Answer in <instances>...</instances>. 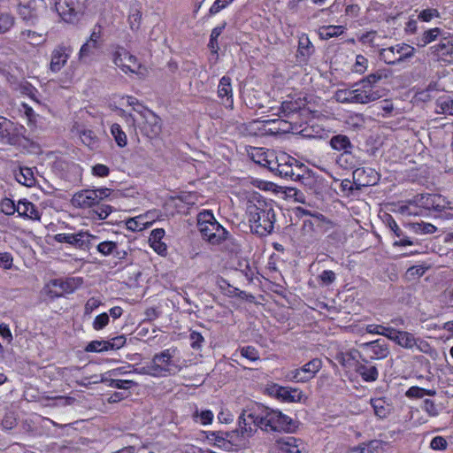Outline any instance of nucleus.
Wrapping results in <instances>:
<instances>
[{
	"label": "nucleus",
	"instance_id": "393cba45",
	"mask_svg": "<svg viewBox=\"0 0 453 453\" xmlns=\"http://www.w3.org/2000/svg\"><path fill=\"white\" fill-rule=\"evenodd\" d=\"M385 223L395 236L399 238L398 241L394 242V246H411L418 243V239L409 237L403 232L391 215L388 214L386 216Z\"/></svg>",
	"mask_w": 453,
	"mask_h": 453
},
{
	"label": "nucleus",
	"instance_id": "774afa93",
	"mask_svg": "<svg viewBox=\"0 0 453 453\" xmlns=\"http://www.w3.org/2000/svg\"><path fill=\"white\" fill-rule=\"evenodd\" d=\"M81 139L88 146H93L96 142V137L91 130H83L81 133Z\"/></svg>",
	"mask_w": 453,
	"mask_h": 453
},
{
	"label": "nucleus",
	"instance_id": "4d7b16f0",
	"mask_svg": "<svg viewBox=\"0 0 453 453\" xmlns=\"http://www.w3.org/2000/svg\"><path fill=\"white\" fill-rule=\"evenodd\" d=\"M390 329H393V327L384 326L382 325L371 324L366 326L365 331L368 334H380L388 338V335H389L388 331Z\"/></svg>",
	"mask_w": 453,
	"mask_h": 453
},
{
	"label": "nucleus",
	"instance_id": "0e129e2a",
	"mask_svg": "<svg viewBox=\"0 0 453 453\" xmlns=\"http://www.w3.org/2000/svg\"><path fill=\"white\" fill-rule=\"evenodd\" d=\"M234 0H216L209 10L210 15H215L227 7Z\"/></svg>",
	"mask_w": 453,
	"mask_h": 453
},
{
	"label": "nucleus",
	"instance_id": "1a4fd4ad",
	"mask_svg": "<svg viewBox=\"0 0 453 453\" xmlns=\"http://www.w3.org/2000/svg\"><path fill=\"white\" fill-rule=\"evenodd\" d=\"M410 203L434 211H442L449 205L447 200L438 194H418L413 196Z\"/></svg>",
	"mask_w": 453,
	"mask_h": 453
},
{
	"label": "nucleus",
	"instance_id": "2f4dec72",
	"mask_svg": "<svg viewBox=\"0 0 453 453\" xmlns=\"http://www.w3.org/2000/svg\"><path fill=\"white\" fill-rule=\"evenodd\" d=\"M356 372L365 381H375L379 376L376 366L369 365L367 361L365 364L357 365Z\"/></svg>",
	"mask_w": 453,
	"mask_h": 453
},
{
	"label": "nucleus",
	"instance_id": "49530a36",
	"mask_svg": "<svg viewBox=\"0 0 453 453\" xmlns=\"http://www.w3.org/2000/svg\"><path fill=\"white\" fill-rule=\"evenodd\" d=\"M111 133L119 147L127 145V135L119 124H113L111 127Z\"/></svg>",
	"mask_w": 453,
	"mask_h": 453
},
{
	"label": "nucleus",
	"instance_id": "ddd939ff",
	"mask_svg": "<svg viewBox=\"0 0 453 453\" xmlns=\"http://www.w3.org/2000/svg\"><path fill=\"white\" fill-rule=\"evenodd\" d=\"M96 238V236L82 231L78 234H57L54 236L55 241L58 242H65L82 250L90 249L92 246L91 240Z\"/></svg>",
	"mask_w": 453,
	"mask_h": 453
},
{
	"label": "nucleus",
	"instance_id": "6ab92c4d",
	"mask_svg": "<svg viewBox=\"0 0 453 453\" xmlns=\"http://www.w3.org/2000/svg\"><path fill=\"white\" fill-rule=\"evenodd\" d=\"M329 144L333 150L342 152L337 159L338 163H342L343 158L350 157L354 148L349 138L342 134L333 135L329 141Z\"/></svg>",
	"mask_w": 453,
	"mask_h": 453
},
{
	"label": "nucleus",
	"instance_id": "bf43d9fd",
	"mask_svg": "<svg viewBox=\"0 0 453 453\" xmlns=\"http://www.w3.org/2000/svg\"><path fill=\"white\" fill-rule=\"evenodd\" d=\"M241 356L250 360L257 361L259 359L258 350L253 346H245L240 349Z\"/></svg>",
	"mask_w": 453,
	"mask_h": 453
},
{
	"label": "nucleus",
	"instance_id": "cd10ccee",
	"mask_svg": "<svg viewBox=\"0 0 453 453\" xmlns=\"http://www.w3.org/2000/svg\"><path fill=\"white\" fill-rule=\"evenodd\" d=\"M69 58V54L66 52V48L59 46L52 51L50 69L53 73H57L66 64Z\"/></svg>",
	"mask_w": 453,
	"mask_h": 453
},
{
	"label": "nucleus",
	"instance_id": "ea45409f",
	"mask_svg": "<svg viewBox=\"0 0 453 453\" xmlns=\"http://www.w3.org/2000/svg\"><path fill=\"white\" fill-rule=\"evenodd\" d=\"M313 46L311 42L309 37L306 35H303L299 37L298 41V55L302 56L303 58H309L312 51Z\"/></svg>",
	"mask_w": 453,
	"mask_h": 453
},
{
	"label": "nucleus",
	"instance_id": "c9c22d12",
	"mask_svg": "<svg viewBox=\"0 0 453 453\" xmlns=\"http://www.w3.org/2000/svg\"><path fill=\"white\" fill-rule=\"evenodd\" d=\"M436 112L453 116V98L449 96H441L436 100Z\"/></svg>",
	"mask_w": 453,
	"mask_h": 453
},
{
	"label": "nucleus",
	"instance_id": "f03ea898",
	"mask_svg": "<svg viewBox=\"0 0 453 453\" xmlns=\"http://www.w3.org/2000/svg\"><path fill=\"white\" fill-rule=\"evenodd\" d=\"M257 422L260 428L266 432L292 433L296 428V422L290 417L267 407L260 411Z\"/></svg>",
	"mask_w": 453,
	"mask_h": 453
},
{
	"label": "nucleus",
	"instance_id": "5701e85b",
	"mask_svg": "<svg viewBox=\"0 0 453 453\" xmlns=\"http://www.w3.org/2000/svg\"><path fill=\"white\" fill-rule=\"evenodd\" d=\"M71 203L74 207L80 209H88L98 204L96 193L92 189L76 192L73 196Z\"/></svg>",
	"mask_w": 453,
	"mask_h": 453
},
{
	"label": "nucleus",
	"instance_id": "a19ab883",
	"mask_svg": "<svg viewBox=\"0 0 453 453\" xmlns=\"http://www.w3.org/2000/svg\"><path fill=\"white\" fill-rule=\"evenodd\" d=\"M443 36V33L441 29L438 27H434L429 30H426L423 33L420 41L422 42V46H426V44H430L435 42L440 41V37Z\"/></svg>",
	"mask_w": 453,
	"mask_h": 453
},
{
	"label": "nucleus",
	"instance_id": "58836bf2",
	"mask_svg": "<svg viewBox=\"0 0 453 453\" xmlns=\"http://www.w3.org/2000/svg\"><path fill=\"white\" fill-rule=\"evenodd\" d=\"M96 250L103 256L114 255L120 257L118 251V244L115 242L104 241L96 245Z\"/></svg>",
	"mask_w": 453,
	"mask_h": 453
},
{
	"label": "nucleus",
	"instance_id": "72a5a7b5",
	"mask_svg": "<svg viewBox=\"0 0 453 453\" xmlns=\"http://www.w3.org/2000/svg\"><path fill=\"white\" fill-rule=\"evenodd\" d=\"M108 373L102 374L100 376V380H94V383H105L109 387L114 388H119V389H127L130 388L132 386L135 385V382L129 380H115L109 378L107 376Z\"/></svg>",
	"mask_w": 453,
	"mask_h": 453
},
{
	"label": "nucleus",
	"instance_id": "69168bd1",
	"mask_svg": "<svg viewBox=\"0 0 453 453\" xmlns=\"http://www.w3.org/2000/svg\"><path fill=\"white\" fill-rule=\"evenodd\" d=\"M109 323V315L105 312L96 317L93 322V328L95 330H101L105 327Z\"/></svg>",
	"mask_w": 453,
	"mask_h": 453
},
{
	"label": "nucleus",
	"instance_id": "79ce46f5",
	"mask_svg": "<svg viewBox=\"0 0 453 453\" xmlns=\"http://www.w3.org/2000/svg\"><path fill=\"white\" fill-rule=\"evenodd\" d=\"M388 443L380 440H372L367 443H362L363 452L365 453H383L384 447Z\"/></svg>",
	"mask_w": 453,
	"mask_h": 453
},
{
	"label": "nucleus",
	"instance_id": "473e14b6",
	"mask_svg": "<svg viewBox=\"0 0 453 453\" xmlns=\"http://www.w3.org/2000/svg\"><path fill=\"white\" fill-rule=\"evenodd\" d=\"M371 405L373 408L374 414L380 418H387L392 411L391 405L385 400V398L372 399Z\"/></svg>",
	"mask_w": 453,
	"mask_h": 453
},
{
	"label": "nucleus",
	"instance_id": "0eeeda50",
	"mask_svg": "<svg viewBox=\"0 0 453 453\" xmlns=\"http://www.w3.org/2000/svg\"><path fill=\"white\" fill-rule=\"evenodd\" d=\"M428 56L436 61L444 63L453 62V36L440 37V41L430 46Z\"/></svg>",
	"mask_w": 453,
	"mask_h": 453
},
{
	"label": "nucleus",
	"instance_id": "37998d69",
	"mask_svg": "<svg viewBox=\"0 0 453 453\" xmlns=\"http://www.w3.org/2000/svg\"><path fill=\"white\" fill-rule=\"evenodd\" d=\"M416 349L425 354H427L430 357L433 359H435L437 357V351L434 348H433L426 341L417 338L416 343L414 345Z\"/></svg>",
	"mask_w": 453,
	"mask_h": 453
},
{
	"label": "nucleus",
	"instance_id": "9b49d317",
	"mask_svg": "<svg viewBox=\"0 0 453 453\" xmlns=\"http://www.w3.org/2000/svg\"><path fill=\"white\" fill-rule=\"evenodd\" d=\"M258 419L259 413H242L238 419V428L233 431L235 432V439L241 437L245 440L251 437L257 431V427L260 428Z\"/></svg>",
	"mask_w": 453,
	"mask_h": 453
},
{
	"label": "nucleus",
	"instance_id": "f704fd0d",
	"mask_svg": "<svg viewBox=\"0 0 453 453\" xmlns=\"http://www.w3.org/2000/svg\"><path fill=\"white\" fill-rule=\"evenodd\" d=\"M15 178L19 183L29 188L35 184L34 173L29 167H19V172L15 173Z\"/></svg>",
	"mask_w": 453,
	"mask_h": 453
},
{
	"label": "nucleus",
	"instance_id": "aec40b11",
	"mask_svg": "<svg viewBox=\"0 0 453 453\" xmlns=\"http://www.w3.org/2000/svg\"><path fill=\"white\" fill-rule=\"evenodd\" d=\"M361 348L372 359H383L389 355L388 344L382 339L365 342L361 344Z\"/></svg>",
	"mask_w": 453,
	"mask_h": 453
},
{
	"label": "nucleus",
	"instance_id": "338daca9",
	"mask_svg": "<svg viewBox=\"0 0 453 453\" xmlns=\"http://www.w3.org/2000/svg\"><path fill=\"white\" fill-rule=\"evenodd\" d=\"M190 346L194 349H199L202 346V343L204 342V338L202 334L196 331H192L189 334Z\"/></svg>",
	"mask_w": 453,
	"mask_h": 453
},
{
	"label": "nucleus",
	"instance_id": "7ed1b4c3",
	"mask_svg": "<svg viewBox=\"0 0 453 453\" xmlns=\"http://www.w3.org/2000/svg\"><path fill=\"white\" fill-rule=\"evenodd\" d=\"M197 226L203 239L211 244H219L229 238V233L216 220L210 211L198 213Z\"/></svg>",
	"mask_w": 453,
	"mask_h": 453
},
{
	"label": "nucleus",
	"instance_id": "39448f33",
	"mask_svg": "<svg viewBox=\"0 0 453 453\" xmlns=\"http://www.w3.org/2000/svg\"><path fill=\"white\" fill-rule=\"evenodd\" d=\"M416 49L402 42L383 48L379 51V58L388 65H397L414 57Z\"/></svg>",
	"mask_w": 453,
	"mask_h": 453
},
{
	"label": "nucleus",
	"instance_id": "3c124183",
	"mask_svg": "<svg viewBox=\"0 0 453 453\" xmlns=\"http://www.w3.org/2000/svg\"><path fill=\"white\" fill-rule=\"evenodd\" d=\"M147 222H143V218L142 216L128 219L126 222V226L128 230L131 231H141L146 227Z\"/></svg>",
	"mask_w": 453,
	"mask_h": 453
},
{
	"label": "nucleus",
	"instance_id": "c85d7f7f",
	"mask_svg": "<svg viewBox=\"0 0 453 453\" xmlns=\"http://www.w3.org/2000/svg\"><path fill=\"white\" fill-rule=\"evenodd\" d=\"M305 106V100L298 97L294 98L288 96L286 100L281 103L280 111L286 117H289L291 114L297 113Z\"/></svg>",
	"mask_w": 453,
	"mask_h": 453
},
{
	"label": "nucleus",
	"instance_id": "f8f14e48",
	"mask_svg": "<svg viewBox=\"0 0 453 453\" xmlns=\"http://www.w3.org/2000/svg\"><path fill=\"white\" fill-rule=\"evenodd\" d=\"M266 390L271 396L281 402L299 403L303 397L302 390L289 387H282L278 384L269 386Z\"/></svg>",
	"mask_w": 453,
	"mask_h": 453
},
{
	"label": "nucleus",
	"instance_id": "680f3d73",
	"mask_svg": "<svg viewBox=\"0 0 453 453\" xmlns=\"http://www.w3.org/2000/svg\"><path fill=\"white\" fill-rule=\"evenodd\" d=\"M126 336L124 334L118 335L109 341H107L108 349H119L122 348L126 343Z\"/></svg>",
	"mask_w": 453,
	"mask_h": 453
},
{
	"label": "nucleus",
	"instance_id": "052dcab7",
	"mask_svg": "<svg viewBox=\"0 0 453 453\" xmlns=\"http://www.w3.org/2000/svg\"><path fill=\"white\" fill-rule=\"evenodd\" d=\"M402 336V341H400V346L402 348L411 349L414 347L416 343V339L411 333L404 331L403 334H400Z\"/></svg>",
	"mask_w": 453,
	"mask_h": 453
},
{
	"label": "nucleus",
	"instance_id": "13d9d810",
	"mask_svg": "<svg viewBox=\"0 0 453 453\" xmlns=\"http://www.w3.org/2000/svg\"><path fill=\"white\" fill-rule=\"evenodd\" d=\"M87 352H103L107 351V341H92L85 348Z\"/></svg>",
	"mask_w": 453,
	"mask_h": 453
},
{
	"label": "nucleus",
	"instance_id": "f3484780",
	"mask_svg": "<svg viewBox=\"0 0 453 453\" xmlns=\"http://www.w3.org/2000/svg\"><path fill=\"white\" fill-rule=\"evenodd\" d=\"M349 98L341 99L342 103L368 104L380 97L379 91L372 88H357L349 91Z\"/></svg>",
	"mask_w": 453,
	"mask_h": 453
},
{
	"label": "nucleus",
	"instance_id": "f257e3e1",
	"mask_svg": "<svg viewBox=\"0 0 453 453\" xmlns=\"http://www.w3.org/2000/svg\"><path fill=\"white\" fill-rule=\"evenodd\" d=\"M250 227L260 234H271L275 223V211L273 204L258 200L256 204L248 207Z\"/></svg>",
	"mask_w": 453,
	"mask_h": 453
},
{
	"label": "nucleus",
	"instance_id": "a18cd8bd",
	"mask_svg": "<svg viewBox=\"0 0 453 453\" xmlns=\"http://www.w3.org/2000/svg\"><path fill=\"white\" fill-rule=\"evenodd\" d=\"M409 227L416 234H434L436 231V226L430 223H411Z\"/></svg>",
	"mask_w": 453,
	"mask_h": 453
},
{
	"label": "nucleus",
	"instance_id": "c756f323",
	"mask_svg": "<svg viewBox=\"0 0 453 453\" xmlns=\"http://www.w3.org/2000/svg\"><path fill=\"white\" fill-rule=\"evenodd\" d=\"M392 72L388 69H379L376 72L370 73L366 77L363 78L359 84L363 87V88H372V87L378 82H380L383 79H388L391 77Z\"/></svg>",
	"mask_w": 453,
	"mask_h": 453
},
{
	"label": "nucleus",
	"instance_id": "6e6552de",
	"mask_svg": "<svg viewBox=\"0 0 453 453\" xmlns=\"http://www.w3.org/2000/svg\"><path fill=\"white\" fill-rule=\"evenodd\" d=\"M322 362L319 358H313L302 367L288 372L287 378L294 382H307L313 379L321 369Z\"/></svg>",
	"mask_w": 453,
	"mask_h": 453
},
{
	"label": "nucleus",
	"instance_id": "6e6d98bb",
	"mask_svg": "<svg viewBox=\"0 0 453 453\" xmlns=\"http://www.w3.org/2000/svg\"><path fill=\"white\" fill-rule=\"evenodd\" d=\"M0 209L5 215L11 216L17 212V204L10 198H4L1 201Z\"/></svg>",
	"mask_w": 453,
	"mask_h": 453
},
{
	"label": "nucleus",
	"instance_id": "864d4df0",
	"mask_svg": "<svg viewBox=\"0 0 453 453\" xmlns=\"http://www.w3.org/2000/svg\"><path fill=\"white\" fill-rule=\"evenodd\" d=\"M142 20V12L137 8H132L131 13L128 17V22L130 28L134 31H136L140 28Z\"/></svg>",
	"mask_w": 453,
	"mask_h": 453
},
{
	"label": "nucleus",
	"instance_id": "5fc2aeb1",
	"mask_svg": "<svg viewBox=\"0 0 453 453\" xmlns=\"http://www.w3.org/2000/svg\"><path fill=\"white\" fill-rule=\"evenodd\" d=\"M367 67L368 59L363 55H357L352 71L356 73L363 74L367 70Z\"/></svg>",
	"mask_w": 453,
	"mask_h": 453
},
{
	"label": "nucleus",
	"instance_id": "09e8293b",
	"mask_svg": "<svg viewBox=\"0 0 453 453\" xmlns=\"http://www.w3.org/2000/svg\"><path fill=\"white\" fill-rule=\"evenodd\" d=\"M267 135H275L281 133L282 128L280 127V119H265Z\"/></svg>",
	"mask_w": 453,
	"mask_h": 453
},
{
	"label": "nucleus",
	"instance_id": "dca6fc26",
	"mask_svg": "<svg viewBox=\"0 0 453 453\" xmlns=\"http://www.w3.org/2000/svg\"><path fill=\"white\" fill-rule=\"evenodd\" d=\"M45 9L42 0H29L19 4V14L22 19L30 24H35L42 11Z\"/></svg>",
	"mask_w": 453,
	"mask_h": 453
},
{
	"label": "nucleus",
	"instance_id": "603ef678",
	"mask_svg": "<svg viewBox=\"0 0 453 453\" xmlns=\"http://www.w3.org/2000/svg\"><path fill=\"white\" fill-rule=\"evenodd\" d=\"M98 48V44H96V42H91L87 41L81 48L79 58L81 60H83L84 58L90 57L95 54L96 50Z\"/></svg>",
	"mask_w": 453,
	"mask_h": 453
},
{
	"label": "nucleus",
	"instance_id": "412c9836",
	"mask_svg": "<svg viewBox=\"0 0 453 453\" xmlns=\"http://www.w3.org/2000/svg\"><path fill=\"white\" fill-rule=\"evenodd\" d=\"M353 180L357 186H372L378 182L379 174L371 167H359L354 170Z\"/></svg>",
	"mask_w": 453,
	"mask_h": 453
},
{
	"label": "nucleus",
	"instance_id": "8fccbe9b",
	"mask_svg": "<svg viewBox=\"0 0 453 453\" xmlns=\"http://www.w3.org/2000/svg\"><path fill=\"white\" fill-rule=\"evenodd\" d=\"M224 27H225V24L221 27H216L212 29V31L211 33L208 47L214 53L218 52V50H219L218 38L221 35Z\"/></svg>",
	"mask_w": 453,
	"mask_h": 453
},
{
	"label": "nucleus",
	"instance_id": "a211bd4d",
	"mask_svg": "<svg viewBox=\"0 0 453 453\" xmlns=\"http://www.w3.org/2000/svg\"><path fill=\"white\" fill-rule=\"evenodd\" d=\"M206 438L214 443L219 448L230 451L233 449L234 444L238 445L235 441V432H209Z\"/></svg>",
	"mask_w": 453,
	"mask_h": 453
},
{
	"label": "nucleus",
	"instance_id": "4be33fe9",
	"mask_svg": "<svg viewBox=\"0 0 453 453\" xmlns=\"http://www.w3.org/2000/svg\"><path fill=\"white\" fill-rule=\"evenodd\" d=\"M273 453H306L300 440L295 437H287L276 441Z\"/></svg>",
	"mask_w": 453,
	"mask_h": 453
},
{
	"label": "nucleus",
	"instance_id": "de8ad7c7",
	"mask_svg": "<svg viewBox=\"0 0 453 453\" xmlns=\"http://www.w3.org/2000/svg\"><path fill=\"white\" fill-rule=\"evenodd\" d=\"M287 199L293 200L294 202L305 203V195L296 188H287L284 191Z\"/></svg>",
	"mask_w": 453,
	"mask_h": 453
},
{
	"label": "nucleus",
	"instance_id": "bb28decb",
	"mask_svg": "<svg viewBox=\"0 0 453 453\" xmlns=\"http://www.w3.org/2000/svg\"><path fill=\"white\" fill-rule=\"evenodd\" d=\"M218 96L222 100V104L228 108H233V88L231 79L228 76H223L218 86Z\"/></svg>",
	"mask_w": 453,
	"mask_h": 453
},
{
	"label": "nucleus",
	"instance_id": "e433bc0d",
	"mask_svg": "<svg viewBox=\"0 0 453 453\" xmlns=\"http://www.w3.org/2000/svg\"><path fill=\"white\" fill-rule=\"evenodd\" d=\"M265 119H256L247 125L246 130L251 136H267Z\"/></svg>",
	"mask_w": 453,
	"mask_h": 453
},
{
	"label": "nucleus",
	"instance_id": "7c9ffc66",
	"mask_svg": "<svg viewBox=\"0 0 453 453\" xmlns=\"http://www.w3.org/2000/svg\"><path fill=\"white\" fill-rule=\"evenodd\" d=\"M17 212L19 216L23 218H27L30 219H40V213L36 210L35 204H33L31 202L24 199L19 200L17 203Z\"/></svg>",
	"mask_w": 453,
	"mask_h": 453
},
{
	"label": "nucleus",
	"instance_id": "9d476101",
	"mask_svg": "<svg viewBox=\"0 0 453 453\" xmlns=\"http://www.w3.org/2000/svg\"><path fill=\"white\" fill-rule=\"evenodd\" d=\"M22 130H25L24 127L0 116V142L10 145L19 143Z\"/></svg>",
	"mask_w": 453,
	"mask_h": 453
},
{
	"label": "nucleus",
	"instance_id": "a878e982",
	"mask_svg": "<svg viewBox=\"0 0 453 453\" xmlns=\"http://www.w3.org/2000/svg\"><path fill=\"white\" fill-rule=\"evenodd\" d=\"M252 159L256 164L266 167L272 173L274 168L279 165V156H275L273 151H263L262 149H257L256 153L252 154Z\"/></svg>",
	"mask_w": 453,
	"mask_h": 453
},
{
	"label": "nucleus",
	"instance_id": "e2e57ef3",
	"mask_svg": "<svg viewBox=\"0 0 453 453\" xmlns=\"http://www.w3.org/2000/svg\"><path fill=\"white\" fill-rule=\"evenodd\" d=\"M2 426L5 430H11L17 426V418L13 412H8L4 415Z\"/></svg>",
	"mask_w": 453,
	"mask_h": 453
},
{
	"label": "nucleus",
	"instance_id": "20e7f679",
	"mask_svg": "<svg viewBox=\"0 0 453 453\" xmlns=\"http://www.w3.org/2000/svg\"><path fill=\"white\" fill-rule=\"evenodd\" d=\"M279 165L274 168V173L284 178H289L293 180H298L305 186H311L314 181L313 178L306 173L303 165H298L296 160L281 154L279 156Z\"/></svg>",
	"mask_w": 453,
	"mask_h": 453
},
{
	"label": "nucleus",
	"instance_id": "423d86ee",
	"mask_svg": "<svg viewBox=\"0 0 453 453\" xmlns=\"http://www.w3.org/2000/svg\"><path fill=\"white\" fill-rule=\"evenodd\" d=\"M174 353L175 349H167L153 356L151 362L159 377L174 375L180 371L181 367L173 360Z\"/></svg>",
	"mask_w": 453,
	"mask_h": 453
},
{
	"label": "nucleus",
	"instance_id": "c03bdc74",
	"mask_svg": "<svg viewBox=\"0 0 453 453\" xmlns=\"http://www.w3.org/2000/svg\"><path fill=\"white\" fill-rule=\"evenodd\" d=\"M21 36L23 40L32 45H39L45 40L42 34H39L32 30H25L21 32Z\"/></svg>",
	"mask_w": 453,
	"mask_h": 453
},
{
	"label": "nucleus",
	"instance_id": "2eb2a0df",
	"mask_svg": "<svg viewBox=\"0 0 453 453\" xmlns=\"http://www.w3.org/2000/svg\"><path fill=\"white\" fill-rule=\"evenodd\" d=\"M77 288L78 280L74 278L55 279L47 285V293L51 298L60 297L65 294L73 293Z\"/></svg>",
	"mask_w": 453,
	"mask_h": 453
},
{
	"label": "nucleus",
	"instance_id": "4c0bfd02",
	"mask_svg": "<svg viewBox=\"0 0 453 453\" xmlns=\"http://www.w3.org/2000/svg\"><path fill=\"white\" fill-rule=\"evenodd\" d=\"M345 27L343 26H323L319 28V36L321 39L328 40L343 34Z\"/></svg>",
	"mask_w": 453,
	"mask_h": 453
},
{
	"label": "nucleus",
	"instance_id": "b1692460",
	"mask_svg": "<svg viewBox=\"0 0 453 453\" xmlns=\"http://www.w3.org/2000/svg\"><path fill=\"white\" fill-rule=\"evenodd\" d=\"M136 62V58L129 54V52L123 48L116 50L113 54V63L126 73L134 72V68L137 65Z\"/></svg>",
	"mask_w": 453,
	"mask_h": 453
},
{
	"label": "nucleus",
	"instance_id": "4468645a",
	"mask_svg": "<svg viewBox=\"0 0 453 453\" xmlns=\"http://www.w3.org/2000/svg\"><path fill=\"white\" fill-rule=\"evenodd\" d=\"M55 9L59 17L66 23H76L81 16V11L74 0H54Z\"/></svg>",
	"mask_w": 453,
	"mask_h": 453
}]
</instances>
